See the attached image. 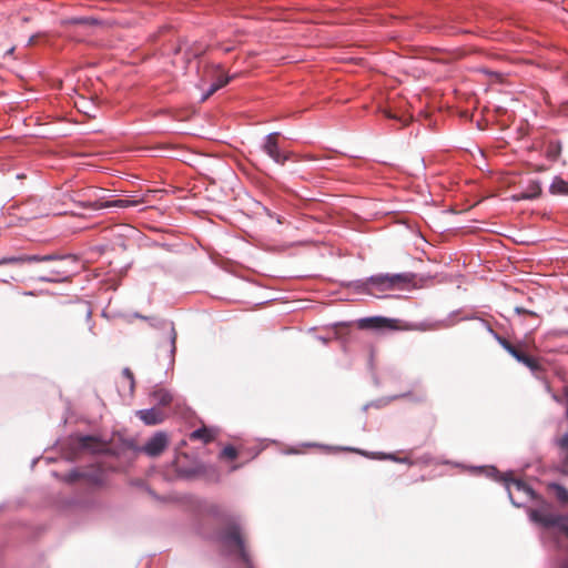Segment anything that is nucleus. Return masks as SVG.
Returning <instances> with one entry per match:
<instances>
[{"mask_svg": "<svg viewBox=\"0 0 568 568\" xmlns=\"http://www.w3.org/2000/svg\"><path fill=\"white\" fill-rule=\"evenodd\" d=\"M217 541L225 555L243 564L244 568H253L251 555L246 549L242 521L239 516H227L225 526L217 532Z\"/></svg>", "mask_w": 568, "mask_h": 568, "instance_id": "nucleus-1", "label": "nucleus"}, {"mask_svg": "<svg viewBox=\"0 0 568 568\" xmlns=\"http://www.w3.org/2000/svg\"><path fill=\"white\" fill-rule=\"evenodd\" d=\"M151 325L158 329L163 331L166 333V343H161L158 347V356L160 357L161 354H164V359L166 361L168 368H173L174 361H175V352H176V331L174 327L173 322L168 320H156V318H150Z\"/></svg>", "mask_w": 568, "mask_h": 568, "instance_id": "nucleus-2", "label": "nucleus"}, {"mask_svg": "<svg viewBox=\"0 0 568 568\" xmlns=\"http://www.w3.org/2000/svg\"><path fill=\"white\" fill-rule=\"evenodd\" d=\"M508 493V497L515 507H523L528 501L537 498L535 490L520 479L509 477L508 474L499 478Z\"/></svg>", "mask_w": 568, "mask_h": 568, "instance_id": "nucleus-3", "label": "nucleus"}, {"mask_svg": "<svg viewBox=\"0 0 568 568\" xmlns=\"http://www.w3.org/2000/svg\"><path fill=\"white\" fill-rule=\"evenodd\" d=\"M68 447L73 456L80 454H103L108 452V443L92 435H72L68 439Z\"/></svg>", "mask_w": 568, "mask_h": 568, "instance_id": "nucleus-4", "label": "nucleus"}, {"mask_svg": "<svg viewBox=\"0 0 568 568\" xmlns=\"http://www.w3.org/2000/svg\"><path fill=\"white\" fill-rule=\"evenodd\" d=\"M413 275L409 273H397V274H379L373 275L366 281H356L353 283L354 287L362 292H368L367 284H372L377 288L384 291L398 286L402 283L412 282Z\"/></svg>", "mask_w": 568, "mask_h": 568, "instance_id": "nucleus-5", "label": "nucleus"}, {"mask_svg": "<svg viewBox=\"0 0 568 568\" xmlns=\"http://www.w3.org/2000/svg\"><path fill=\"white\" fill-rule=\"evenodd\" d=\"M89 192H90V195H89L90 200H88L87 202H83V205L85 207H89L94 211L102 210V209H111V207L128 209V207L138 206L141 203L140 200H129V199H116V200H112V201H103V199L105 196L102 195V193H104V190H102V189L92 187L89 190Z\"/></svg>", "mask_w": 568, "mask_h": 568, "instance_id": "nucleus-6", "label": "nucleus"}, {"mask_svg": "<svg viewBox=\"0 0 568 568\" xmlns=\"http://www.w3.org/2000/svg\"><path fill=\"white\" fill-rule=\"evenodd\" d=\"M530 520L544 528H556L568 538V515L548 513L544 509H531Z\"/></svg>", "mask_w": 568, "mask_h": 568, "instance_id": "nucleus-7", "label": "nucleus"}, {"mask_svg": "<svg viewBox=\"0 0 568 568\" xmlns=\"http://www.w3.org/2000/svg\"><path fill=\"white\" fill-rule=\"evenodd\" d=\"M61 479L68 484H73L78 480H84L92 486H102L105 481V473L101 468H93L89 470L72 469L63 475Z\"/></svg>", "mask_w": 568, "mask_h": 568, "instance_id": "nucleus-8", "label": "nucleus"}, {"mask_svg": "<svg viewBox=\"0 0 568 568\" xmlns=\"http://www.w3.org/2000/svg\"><path fill=\"white\" fill-rule=\"evenodd\" d=\"M278 135L280 132H272L265 135L261 148L276 164L284 165L288 161L291 153L280 149L276 140Z\"/></svg>", "mask_w": 568, "mask_h": 568, "instance_id": "nucleus-9", "label": "nucleus"}, {"mask_svg": "<svg viewBox=\"0 0 568 568\" xmlns=\"http://www.w3.org/2000/svg\"><path fill=\"white\" fill-rule=\"evenodd\" d=\"M168 444V435L164 432H158L145 442L141 450L150 457H158L164 452Z\"/></svg>", "mask_w": 568, "mask_h": 568, "instance_id": "nucleus-10", "label": "nucleus"}, {"mask_svg": "<svg viewBox=\"0 0 568 568\" xmlns=\"http://www.w3.org/2000/svg\"><path fill=\"white\" fill-rule=\"evenodd\" d=\"M358 325L361 328L394 329L396 321L383 316H373L359 320Z\"/></svg>", "mask_w": 568, "mask_h": 568, "instance_id": "nucleus-11", "label": "nucleus"}, {"mask_svg": "<svg viewBox=\"0 0 568 568\" xmlns=\"http://www.w3.org/2000/svg\"><path fill=\"white\" fill-rule=\"evenodd\" d=\"M136 415L145 425L150 426L158 425L164 420V414L156 407L140 409L136 412Z\"/></svg>", "mask_w": 568, "mask_h": 568, "instance_id": "nucleus-12", "label": "nucleus"}, {"mask_svg": "<svg viewBox=\"0 0 568 568\" xmlns=\"http://www.w3.org/2000/svg\"><path fill=\"white\" fill-rule=\"evenodd\" d=\"M483 324L487 327V331L491 334V336L497 341V343L515 359L519 357L521 354V351L514 346L510 342H508L505 337L500 336L498 333H496L493 327L486 322L481 321Z\"/></svg>", "mask_w": 568, "mask_h": 568, "instance_id": "nucleus-13", "label": "nucleus"}, {"mask_svg": "<svg viewBox=\"0 0 568 568\" xmlns=\"http://www.w3.org/2000/svg\"><path fill=\"white\" fill-rule=\"evenodd\" d=\"M69 277V271L63 267H53L47 275L39 277V281L43 283H61L67 281Z\"/></svg>", "mask_w": 568, "mask_h": 568, "instance_id": "nucleus-14", "label": "nucleus"}, {"mask_svg": "<svg viewBox=\"0 0 568 568\" xmlns=\"http://www.w3.org/2000/svg\"><path fill=\"white\" fill-rule=\"evenodd\" d=\"M150 396L158 406L162 407L170 405L173 400L172 393L162 387H156L155 389H153Z\"/></svg>", "mask_w": 568, "mask_h": 568, "instance_id": "nucleus-15", "label": "nucleus"}, {"mask_svg": "<svg viewBox=\"0 0 568 568\" xmlns=\"http://www.w3.org/2000/svg\"><path fill=\"white\" fill-rule=\"evenodd\" d=\"M518 363H521L525 365L529 371L537 377L541 378L540 373L542 372L541 365L538 363V361L526 353L521 352L519 357L516 359Z\"/></svg>", "mask_w": 568, "mask_h": 568, "instance_id": "nucleus-16", "label": "nucleus"}, {"mask_svg": "<svg viewBox=\"0 0 568 568\" xmlns=\"http://www.w3.org/2000/svg\"><path fill=\"white\" fill-rule=\"evenodd\" d=\"M549 192L554 195H568V182L556 176L549 186Z\"/></svg>", "mask_w": 568, "mask_h": 568, "instance_id": "nucleus-17", "label": "nucleus"}, {"mask_svg": "<svg viewBox=\"0 0 568 568\" xmlns=\"http://www.w3.org/2000/svg\"><path fill=\"white\" fill-rule=\"evenodd\" d=\"M561 149L560 141H549L545 151L546 158L550 161H557L561 154Z\"/></svg>", "mask_w": 568, "mask_h": 568, "instance_id": "nucleus-18", "label": "nucleus"}, {"mask_svg": "<svg viewBox=\"0 0 568 568\" xmlns=\"http://www.w3.org/2000/svg\"><path fill=\"white\" fill-rule=\"evenodd\" d=\"M190 437L191 439H200L204 443H210L211 440H213L214 435L210 429L202 427L193 430Z\"/></svg>", "mask_w": 568, "mask_h": 568, "instance_id": "nucleus-19", "label": "nucleus"}, {"mask_svg": "<svg viewBox=\"0 0 568 568\" xmlns=\"http://www.w3.org/2000/svg\"><path fill=\"white\" fill-rule=\"evenodd\" d=\"M42 262H51V261H71L75 263L78 261L77 256L73 254H47L41 255Z\"/></svg>", "mask_w": 568, "mask_h": 568, "instance_id": "nucleus-20", "label": "nucleus"}, {"mask_svg": "<svg viewBox=\"0 0 568 568\" xmlns=\"http://www.w3.org/2000/svg\"><path fill=\"white\" fill-rule=\"evenodd\" d=\"M541 194V183L539 181H530L528 184V193L524 195L525 199H536Z\"/></svg>", "mask_w": 568, "mask_h": 568, "instance_id": "nucleus-21", "label": "nucleus"}, {"mask_svg": "<svg viewBox=\"0 0 568 568\" xmlns=\"http://www.w3.org/2000/svg\"><path fill=\"white\" fill-rule=\"evenodd\" d=\"M550 487L554 489L556 498L560 503H562V504L568 503V490L564 486H561L559 484H551Z\"/></svg>", "mask_w": 568, "mask_h": 568, "instance_id": "nucleus-22", "label": "nucleus"}, {"mask_svg": "<svg viewBox=\"0 0 568 568\" xmlns=\"http://www.w3.org/2000/svg\"><path fill=\"white\" fill-rule=\"evenodd\" d=\"M24 263V254L19 256H9L0 258V265L4 264H21Z\"/></svg>", "mask_w": 568, "mask_h": 568, "instance_id": "nucleus-23", "label": "nucleus"}, {"mask_svg": "<svg viewBox=\"0 0 568 568\" xmlns=\"http://www.w3.org/2000/svg\"><path fill=\"white\" fill-rule=\"evenodd\" d=\"M221 455L227 459H234L237 456V452L233 446H225Z\"/></svg>", "mask_w": 568, "mask_h": 568, "instance_id": "nucleus-24", "label": "nucleus"}, {"mask_svg": "<svg viewBox=\"0 0 568 568\" xmlns=\"http://www.w3.org/2000/svg\"><path fill=\"white\" fill-rule=\"evenodd\" d=\"M122 373H123V376L128 379V382L130 384V389L132 390L134 387L133 373L129 368H124Z\"/></svg>", "mask_w": 568, "mask_h": 568, "instance_id": "nucleus-25", "label": "nucleus"}, {"mask_svg": "<svg viewBox=\"0 0 568 568\" xmlns=\"http://www.w3.org/2000/svg\"><path fill=\"white\" fill-rule=\"evenodd\" d=\"M231 81L230 77H220L213 84L217 87V90L225 87Z\"/></svg>", "mask_w": 568, "mask_h": 568, "instance_id": "nucleus-26", "label": "nucleus"}, {"mask_svg": "<svg viewBox=\"0 0 568 568\" xmlns=\"http://www.w3.org/2000/svg\"><path fill=\"white\" fill-rule=\"evenodd\" d=\"M383 458H389L394 462H397V463H404V464H410L409 459L408 458H397L395 457V455L393 454H389V455H383Z\"/></svg>", "mask_w": 568, "mask_h": 568, "instance_id": "nucleus-27", "label": "nucleus"}, {"mask_svg": "<svg viewBox=\"0 0 568 568\" xmlns=\"http://www.w3.org/2000/svg\"><path fill=\"white\" fill-rule=\"evenodd\" d=\"M217 91V87H215L213 83L210 85L209 90L203 94L202 101H205L207 98H210L213 93Z\"/></svg>", "mask_w": 568, "mask_h": 568, "instance_id": "nucleus-28", "label": "nucleus"}, {"mask_svg": "<svg viewBox=\"0 0 568 568\" xmlns=\"http://www.w3.org/2000/svg\"><path fill=\"white\" fill-rule=\"evenodd\" d=\"M31 263V262H42L41 255L33 254V255H26L24 254V263Z\"/></svg>", "mask_w": 568, "mask_h": 568, "instance_id": "nucleus-29", "label": "nucleus"}, {"mask_svg": "<svg viewBox=\"0 0 568 568\" xmlns=\"http://www.w3.org/2000/svg\"><path fill=\"white\" fill-rule=\"evenodd\" d=\"M542 538H551L556 547H559V539L554 532L544 534Z\"/></svg>", "mask_w": 568, "mask_h": 568, "instance_id": "nucleus-30", "label": "nucleus"}, {"mask_svg": "<svg viewBox=\"0 0 568 568\" xmlns=\"http://www.w3.org/2000/svg\"><path fill=\"white\" fill-rule=\"evenodd\" d=\"M515 312H516L517 314H519V315H520V314L535 315V313H534V312H531V311H527L526 308H524V307H519V306H517V307L515 308Z\"/></svg>", "mask_w": 568, "mask_h": 568, "instance_id": "nucleus-31", "label": "nucleus"}, {"mask_svg": "<svg viewBox=\"0 0 568 568\" xmlns=\"http://www.w3.org/2000/svg\"><path fill=\"white\" fill-rule=\"evenodd\" d=\"M560 447L568 448V434H565L559 442Z\"/></svg>", "mask_w": 568, "mask_h": 568, "instance_id": "nucleus-32", "label": "nucleus"}, {"mask_svg": "<svg viewBox=\"0 0 568 568\" xmlns=\"http://www.w3.org/2000/svg\"><path fill=\"white\" fill-rule=\"evenodd\" d=\"M546 389L547 392H549L551 394V398L557 402V403H560V398L558 395H556L555 393H551V389H550V386L548 384H546Z\"/></svg>", "mask_w": 568, "mask_h": 568, "instance_id": "nucleus-33", "label": "nucleus"}, {"mask_svg": "<svg viewBox=\"0 0 568 568\" xmlns=\"http://www.w3.org/2000/svg\"><path fill=\"white\" fill-rule=\"evenodd\" d=\"M559 568H568V559L567 560H562L559 565Z\"/></svg>", "mask_w": 568, "mask_h": 568, "instance_id": "nucleus-34", "label": "nucleus"}, {"mask_svg": "<svg viewBox=\"0 0 568 568\" xmlns=\"http://www.w3.org/2000/svg\"><path fill=\"white\" fill-rule=\"evenodd\" d=\"M497 469L495 467L489 468V474H496Z\"/></svg>", "mask_w": 568, "mask_h": 568, "instance_id": "nucleus-35", "label": "nucleus"}, {"mask_svg": "<svg viewBox=\"0 0 568 568\" xmlns=\"http://www.w3.org/2000/svg\"><path fill=\"white\" fill-rule=\"evenodd\" d=\"M136 317H140V318H142V320H149L148 317L142 316V315H139V314H136Z\"/></svg>", "mask_w": 568, "mask_h": 568, "instance_id": "nucleus-36", "label": "nucleus"}, {"mask_svg": "<svg viewBox=\"0 0 568 568\" xmlns=\"http://www.w3.org/2000/svg\"><path fill=\"white\" fill-rule=\"evenodd\" d=\"M346 449H347V450H352L351 448H346ZM354 450H355V452H357V449H354ZM358 453H359V450H358ZM361 454H362V455H366V453H365V452H361Z\"/></svg>", "mask_w": 568, "mask_h": 568, "instance_id": "nucleus-37", "label": "nucleus"}, {"mask_svg": "<svg viewBox=\"0 0 568 568\" xmlns=\"http://www.w3.org/2000/svg\"><path fill=\"white\" fill-rule=\"evenodd\" d=\"M52 475L59 477V474L57 471H52Z\"/></svg>", "mask_w": 568, "mask_h": 568, "instance_id": "nucleus-38", "label": "nucleus"}, {"mask_svg": "<svg viewBox=\"0 0 568 568\" xmlns=\"http://www.w3.org/2000/svg\"><path fill=\"white\" fill-rule=\"evenodd\" d=\"M566 417L568 419V404H567V409H566Z\"/></svg>", "mask_w": 568, "mask_h": 568, "instance_id": "nucleus-39", "label": "nucleus"}]
</instances>
